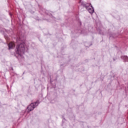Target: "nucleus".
Segmentation results:
<instances>
[{
    "mask_svg": "<svg viewBox=\"0 0 128 128\" xmlns=\"http://www.w3.org/2000/svg\"><path fill=\"white\" fill-rule=\"evenodd\" d=\"M26 52V43L24 41H20V44L16 47V54L19 56H22Z\"/></svg>",
    "mask_w": 128,
    "mask_h": 128,
    "instance_id": "1",
    "label": "nucleus"
},
{
    "mask_svg": "<svg viewBox=\"0 0 128 128\" xmlns=\"http://www.w3.org/2000/svg\"><path fill=\"white\" fill-rule=\"evenodd\" d=\"M38 106V102H35L30 104V106L28 107V112H32V110H34V108Z\"/></svg>",
    "mask_w": 128,
    "mask_h": 128,
    "instance_id": "2",
    "label": "nucleus"
},
{
    "mask_svg": "<svg viewBox=\"0 0 128 128\" xmlns=\"http://www.w3.org/2000/svg\"><path fill=\"white\" fill-rule=\"evenodd\" d=\"M86 10L90 12V14H94V7L92 6V4H90L89 6L86 7Z\"/></svg>",
    "mask_w": 128,
    "mask_h": 128,
    "instance_id": "3",
    "label": "nucleus"
},
{
    "mask_svg": "<svg viewBox=\"0 0 128 128\" xmlns=\"http://www.w3.org/2000/svg\"><path fill=\"white\" fill-rule=\"evenodd\" d=\"M16 46V44H14V43L12 42H10L8 44V50H12Z\"/></svg>",
    "mask_w": 128,
    "mask_h": 128,
    "instance_id": "4",
    "label": "nucleus"
},
{
    "mask_svg": "<svg viewBox=\"0 0 128 128\" xmlns=\"http://www.w3.org/2000/svg\"><path fill=\"white\" fill-rule=\"evenodd\" d=\"M122 58L124 60V62H128V57L127 56H122Z\"/></svg>",
    "mask_w": 128,
    "mask_h": 128,
    "instance_id": "5",
    "label": "nucleus"
}]
</instances>
